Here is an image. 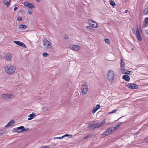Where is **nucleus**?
<instances>
[{"label": "nucleus", "mask_w": 148, "mask_h": 148, "mask_svg": "<svg viewBox=\"0 0 148 148\" xmlns=\"http://www.w3.org/2000/svg\"><path fill=\"white\" fill-rule=\"evenodd\" d=\"M16 66L13 64H6L4 68L7 73L10 75H12L16 70Z\"/></svg>", "instance_id": "1"}, {"label": "nucleus", "mask_w": 148, "mask_h": 148, "mask_svg": "<svg viewBox=\"0 0 148 148\" xmlns=\"http://www.w3.org/2000/svg\"><path fill=\"white\" fill-rule=\"evenodd\" d=\"M115 74L114 71L111 70L108 71L107 73V79L108 82L112 83L114 80Z\"/></svg>", "instance_id": "2"}, {"label": "nucleus", "mask_w": 148, "mask_h": 148, "mask_svg": "<svg viewBox=\"0 0 148 148\" xmlns=\"http://www.w3.org/2000/svg\"><path fill=\"white\" fill-rule=\"evenodd\" d=\"M43 45L45 49H49L52 47L51 43L48 41L47 38H45L43 40Z\"/></svg>", "instance_id": "3"}, {"label": "nucleus", "mask_w": 148, "mask_h": 148, "mask_svg": "<svg viewBox=\"0 0 148 148\" xmlns=\"http://www.w3.org/2000/svg\"><path fill=\"white\" fill-rule=\"evenodd\" d=\"M81 90L82 95L86 93L88 90V86L86 83H83L81 86Z\"/></svg>", "instance_id": "4"}, {"label": "nucleus", "mask_w": 148, "mask_h": 148, "mask_svg": "<svg viewBox=\"0 0 148 148\" xmlns=\"http://www.w3.org/2000/svg\"><path fill=\"white\" fill-rule=\"evenodd\" d=\"M12 54L10 53H7L5 56V60L9 62H10L12 59Z\"/></svg>", "instance_id": "5"}, {"label": "nucleus", "mask_w": 148, "mask_h": 148, "mask_svg": "<svg viewBox=\"0 0 148 148\" xmlns=\"http://www.w3.org/2000/svg\"><path fill=\"white\" fill-rule=\"evenodd\" d=\"M2 97L3 99H9L12 98L14 97L13 95L8 94H3L2 95Z\"/></svg>", "instance_id": "6"}, {"label": "nucleus", "mask_w": 148, "mask_h": 148, "mask_svg": "<svg viewBox=\"0 0 148 148\" xmlns=\"http://www.w3.org/2000/svg\"><path fill=\"white\" fill-rule=\"evenodd\" d=\"M69 47L71 49L75 51L79 50L80 48V47L77 45H69Z\"/></svg>", "instance_id": "7"}, {"label": "nucleus", "mask_w": 148, "mask_h": 148, "mask_svg": "<svg viewBox=\"0 0 148 148\" xmlns=\"http://www.w3.org/2000/svg\"><path fill=\"white\" fill-rule=\"evenodd\" d=\"M23 126H21L15 128L13 129V131L18 133L22 132H23Z\"/></svg>", "instance_id": "8"}, {"label": "nucleus", "mask_w": 148, "mask_h": 148, "mask_svg": "<svg viewBox=\"0 0 148 148\" xmlns=\"http://www.w3.org/2000/svg\"><path fill=\"white\" fill-rule=\"evenodd\" d=\"M25 6L29 8H35V6L28 2H25L24 3Z\"/></svg>", "instance_id": "9"}, {"label": "nucleus", "mask_w": 148, "mask_h": 148, "mask_svg": "<svg viewBox=\"0 0 148 148\" xmlns=\"http://www.w3.org/2000/svg\"><path fill=\"white\" fill-rule=\"evenodd\" d=\"M111 127L109 128L103 134V136H107L110 134H111L112 132V130H111Z\"/></svg>", "instance_id": "10"}, {"label": "nucleus", "mask_w": 148, "mask_h": 148, "mask_svg": "<svg viewBox=\"0 0 148 148\" xmlns=\"http://www.w3.org/2000/svg\"><path fill=\"white\" fill-rule=\"evenodd\" d=\"M136 36L137 38L140 41H141L142 40V38L140 36V33H139V29L138 28H137L136 30Z\"/></svg>", "instance_id": "11"}, {"label": "nucleus", "mask_w": 148, "mask_h": 148, "mask_svg": "<svg viewBox=\"0 0 148 148\" xmlns=\"http://www.w3.org/2000/svg\"><path fill=\"white\" fill-rule=\"evenodd\" d=\"M14 42L18 45L21 46L25 48L26 47V46L23 42H21L20 41H14Z\"/></svg>", "instance_id": "12"}, {"label": "nucleus", "mask_w": 148, "mask_h": 148, "mask_svg": "<svg viewBox=\"0 0 148 148\" xmlns=\"http://www.w3.org/2000/svg\"><path fill=\"white\" fill-rule=\"evenodd\" d=\"M101 106L99 104L97 105L94 107L93 110L92 111V113L93 114L95 113L100 108Z\"/></svg>", "instance_id": "13"}, {"label": "nucleus", "mask_w": 148, "mask_h": 148, "mask_svg": "<svg viewBox=\"0 0 148 148\" xmlns=\"http://www.w3.org/2000/svg\"><path fill=\"white\" fill-rule=\"evenodd\" d=\"M105 123V121H103L102 122H99L97 123H95L96 128H98L101 127Z\"/></svg>", "instance_id": "14"}, {"label": "nucleus", "mask_w": 148, "mask_h": 148, "mask_svg": "<svg viewBox=\"0 0 148 148\" xmlns=\"http://www.w3.org/2000/svg\"><path fill=\"white\" fill-rule=\"evenodd\" d=\"M14 121L13 120H11L6 125L5 127H7L8 126H12L14 124Z\"/></svg>", "instance_id": "15"}, {"label": "nucleus", "mask_w": 148, "mask_h": 148, "mask_svg": "<svg viewBox=\"0 0 148 148\" xmlns=\"http://www.w3.org/2000/svg\"><path fill=\"white\" fill-rule=\"evenodd\" d=\"M128 87L132 89H136L137 88L138 86L135 84H132L129 85Z\"/></svg>", "instance_id": "16"}, {"label": "nucleus", "mask_w": 148, "mask_h": 148, "mask_svg": "<svg viewBox=\"0 0 148 148\" xmlns=\"http://www.w3.org/2000/svg\"><path fill=\"white\" fill-rule=\"evenodd\" d=\"M4 3L6 6L7 7L10 5V0H3Z\"/></svg>", "instance_id": "17"}, {"label": "nucleus", "mask_w": 148, "mask_h": 148, "mask_svg": "<svg viewBox=\"0 0 148 148\" xmlns=\"http://www.w3.org/2000/svg\"><path fill=\"white\" fill-rule=\"evenodd\" d=\"M36 116V114L34 112H33L32 114H30L28 117H29L27 119L28 120H30L32 119L34 117Z\"/></svg>", "instance_id": "18"}, {"label": "nucleus", "mask_w": 148, "mask_h": 148, "mask_svg": "<svg viewBox=\"0 0 148 148\" xmlns=\"http://www.w3.org/2000/svg\"><path fill=\"white\" fill-rule=\"evenodd\" d=\"M88 22L89 23H92V22L93 23H92V26L93 27L96 28L98 27L97 24L95 22H94L92 20H89Z\"/></svg>", "instance_id": "19"}, {"label": "nucleus", "mask_w": 148, "mask_h": 148, "mask_svg": "<svg viewBox=\"0 0 148 148\" xmlns=\"http://www.w3.org/2000/svg\"><path fill=\"white\" fill-rule=\"evenodd\" d=\"M123 78L127 82H129L130 79V77L127 75H123Z\"/></svg>", "instance_id": "20"}, {"label": "nucleus", "mask_w": 148, "mask_h": 148, "mask_svg": "<svg viewBox=\"0 0 148 148\" xmlns=\"http://www.w3.org/2000/svg\"><path fill=\"white\" fill-rule=\"evenodd\" d=\"M95 123H90L88 125V128H96Z\"/></svg>", "instance_id": "21"}, {"label": "nucleus", "mask_w": 148, "mask_h": 148, "mask_svg": "<svg viewBox=\"0 0 148 148\" xmlns=\"http://www.w3.org/2000/svg\"><path fill=\"white\" fill-rule=\"evenodd\" d=\"M131 72L130 71H128L127 70H125L124 69V70L121 71V73H122L123 74H130V73Z\"/></svg>", "instance_id": "22"}, {"label": "nucleus", "mask_w": 148, "mask_h": 148, "mask_svg": "<svg viewBox=\"0 0 148 148\" xmlns=\"http://www.w3.org/2000/svg\"><path fill=\"white\" fill-rule=\"evenodd\" d=\"M125 64L123 60H121V71L124 70L125 68Z\"/></svg>", "instance_id": "23"}, {"label": "nucleus", "mask_w": 148, "mask_h": 148, "mask_svg": "<svg viewBox=\"0 0 148 148\" xmlns=\"http://www.w3.org/2000/svg\"><path fill=\"white\" fill-rule=\"evenodd\" d=\"M19 27L21 28L26 29L27 26L25 25L21 24L19 25Z\"/></svg>", "instance_id": "24"}, {"label": "nucleus", "mask_w": 148, "mask_h": 148, "mask_svg": "<svg viewBox=\"0 0 148 148\" xmlns=\"http://www.w3.org/2000/svg\"><path fill=\"white\" fill-rule=\"evenodd\" d=\"M110 127L111 128H112L111 130H112V131H115L118 128L116 126H113L111 127Z\"/></svg>", "instance_id": "25"}, {"label": "nucleus", "mask_w": 148, "mask_h": 148, "mask_svg": "<svg viewBox=\"0 0 148 148\" xmlns=\"http://www.w3.org/2000/svg\"><path fill=\"white\" fill-rule=\"evenodd\" d=\"M5 129H3L0 130V135L3 134L5 132Z\"/></svg>", "instance_id": "26"}, {"label": "nucleus", "mask_w": 148, "mask_h": 148, "mask_svg": "<svg viewBox=\"0 0 148 148\" xmlns=\"http://www.w3.org/2000/svg\"><path fill=\"white\" fill-rule=\"evenodd\" d=\"M33 10L32 8H29L28 10V13L29 14L31 15L32 14Z\"/></svg>", "instance_id": "27"}, {"label": "nucleus", "mask_w": 148, "mask_h": 148, "mask_svg": "<svg viewBox=\"0 0 148 148\" xmlns=\"http://www.w3.org/2000/svg\"><path fill=\"white\" fill-rule=\"evenodd\" d=\"M117 111L116 109H115L114 110H112V111L109 112L108 114H112L113 113H115Z\"/></svg>", "instance_id": "28"}, {"label": "nucleus", "mask_w": 148, "mask_h": 148, "mask_svg": "<svg viewBox=\"0 0 148 148\" xmlns=\"http://www.w3.org/2000/svg\"><path fill=\"white\" fill-rule=\"evenodd\" d=\"M110 3L112 6H114L115 5L114 2L112 1H110Z\"/></svg>", "instance_id": "29"}, {"label": "nucleus", "mask_w": 148, "mask_h": 148, "mask_svg": "<svg viewBox=\"0 0 148 148\" xmlns=\"http://www.w3.org/2000/svg\"><path fill=\"white\" fill-rule=\"evenodd\" d=\"M42 110L44 112H46L48 110V108H47L43 107L42 108Z\"/></svg>", "instance_id": "30"}, {"label": "nucleus", "mask_w": 148, "mask_h": 148, "mask_svg": "<svg viewBox=\"0 0 148 148\" xmlns=\"http://www.w3.org/2000/svg\"><path fill=\"white\" fill-rule=\"evenodd\" d=\"M105 42L107 44H110V40L108 39H105Z\"/></svg>", "instance_id": "31"}, {"label": "nucleus", "mask_w": 148, "mask_h": 148, "mask_svg": "<svg viewBox=\"0 0 148 148\" xmlns=\"http://www.w3.org/2000/svg\"><path fill=\"white\" fill-rule=\"evenodd\" d=\"M72 135H68V134H65L64 136H62V137H63V138L65 137H68V136H72Z\"/></svg>", "instance_id": "32"}, {"label": "nucleus", "mask_w": 148, "mask_h": 148, "mask_svg": "<svg viewBox=\"0 0 148 148\" xmlns=\"http://www.w3.org/2000/svg\"><path fill=\"white\" fill-rule=\"evenodd\" d=\"M49 54L45 52L43 53L42 55L44 57H46L48 56Z\"/></svg>", "instance_id": "33"}, {"label": "nucleus", "mask_w": 148, "mask_h": 148, "mask_svg": "<svg viewBox=\"0 0 148 148\" xmlns=\"http://www.w3.org/2000/svg\"><path fill=\"white\" fill-rule=\"evenodd\" d=\"M144 12L145 14H147L148 12V8H147L145 9L144 10Z\"/></svg>", "instance_id": "34"}, {"label": "nucleus", "mask_w": 148, "mask_h": 148, "mask_svg": "<svg viewBox=\"0 0 148 148\" xmlns=\"http://www.w3.org/2000/svg\"><path fill=\"white\" fill-rule=\"evenodd\" d=\"M92 28V26H91L89 25L87 26V28L88 29H91Z\"/></svg>", "instance_id": "35"}, {"label": "nucleus", "mask_w": 148, "mask_h": 148, "mask_svg": "<svg viewBox=\"0 0 148 148\" xmlns=\"http://www.w3.org/2000/svg\"><path fill=\"white\" fill-rule=\"evenodd\" d=\"M29 131V130L28 128L25 129V128H24V127L23 128V132Z\"/></svg>", "instance_id": "36"}, {"label": "nucleus", "mask_w": 148, "mask_h": 148, "mask_svg": "<svg viewBox=\"0 0 148 148\" xmlns=\"http://www.w3.org/2000/svg\"><path fill=\"white\" fill-rule=\"evenodd\" d=\"M122 125V123H118L116 126L119 128L121 125Z\"/></svg>", "instance_id": "37"}, {"label": "nucleus", "mask_w": 148, "mask_h": 148, "mask_svg": "<svg viewBox=\"0 0 148 148\" xmlns=\"http://www.w3.org/2000/svg\"><path fill=\"white\" fill-rule=\"evenodd\" d=\"M17 19L19 21H21L22 20V18L21 17H19L17 18Z\"/></svg>", "instance_id": "38"}, {"label": "nucleus", "mask_w": 148, "mask_h": 148, "mask_svg": "<svg viewBox=\"0 0 148 148\" xmlns=\"http://www.w3.org/2000/svg\"><path fill=\"white\" fill-rule=\"evenodd\" d=\"M145 21L146 23L148 24V17L145 18Z\"/></svg>", "instance_id": "39"}, {"label": "nucleus", "mask_w": 148, "mask_h": 148, "mask_svg": "<svg viewBox=\"0 0 148 148\" xmlns=\"http://www.w3.org/2000/svg\"><path fill=\"white\" fill-rule=\"evenodd\" d=\"M63 138L62 136V137H56V139H61Z\"/></svg>", "instance_id": "40"}, {"label": "nucleus", "mask_w": 148, "mask_h": 148, "mask_svg": "<svg viewBox=\"0 0 148 148\" xmlns=\"http://www.w3.org/2000/svg\"><path fill=\"white\" fill-rule=\"evenodd\" d=\"M42 148H50L49 146L48 145L46 146H43L42 147Z\"/></svg>", "instance_id": "41"}, {"label": "nucleus", "mask_w": 148, "mask_h": 148, "mask_svg": "<svg viewBox=\"0 0 148 148\" xmlns=\"http://www.w3.org/2000/svg\"><path fill=\"white\" fill-rule=\"evenodd\" d=\"M145 141L146 143H148V137L145 138Z\"/></svg>", "instance_id": "42"}, {"label": "nucleus", "mask_w": 148, "mask_h": 148, "mask_svg": "<svg viewBox=\"0 0 148 148\" xmlns=\"http://www.w3.org/2000/svg\"><path fill=\"white\" fill-rule=\"evenodd\" d=\"M18 8V7H14V11H15Z\"/></svg>", "instance_id": "43"}, {"label": "nucleus", "mask_w": 148, "mask_h": 148, "mask_svg": "<svg viewBox=\"0 0 148 148\" xmlns=\"http://www.w3.org/2000/svg\"><path fill=\"white\" fill-rule=\"evenodd\" d=\"M64 38L66 39H68L69 38L67 36H66L64 37Z\"/></svg>", "instance_id": "44"}, {"label": "nucleus", "mask_w": 148, "mask_h": 148, "mask_svg": "<svg viewBox=\"0 0 148 148\" xmlns=\"http://www.w3.org/2000/svg\"><path fill=\"white\" fill-rule=\"evenodd\" d=\"M132 32H135V29H132Z\"/></svg>", "instance_id": "45"}, {"label": "nucleus", "mask_w": 148, "mask_h": 148, "mask_svg": "<svg viewBox=\"0 0 148 148\" xmlns=\"http://www.w3.org/2000/svg\"><path fill=\"white\" fill-rule=\"evenodd\" d=\"M128 11L127 10H126L125 11V13H127V12Z\"/></svg>", "instance_id": "46"}, {"label": "nucleus", "mask_w": 148, "mask_h": 148, "mask_svg": "<svg viewBox=\"0 0 148 148\" xmlns=\"http://www.w3.org/2000/svg\"><path fill=\"white\" fill-rule=\"evenodd\" d=\"M54 139H56V137H54Z\"/></svg>", "instance_id": "47"}, {"label": "nucleus", "mask_w": 148, "mask_h": 148, "mask_svg": "<svg viewBox=\"0 0 148 148\" xmlns=\"http://www.w3.org/2000/svg\"><path fill=\"white\" fill-rule=\"evenodd\" d=\"M132 50H133V48H132Z\"/></svg>", "instance_id": "48"}]
</instances>
